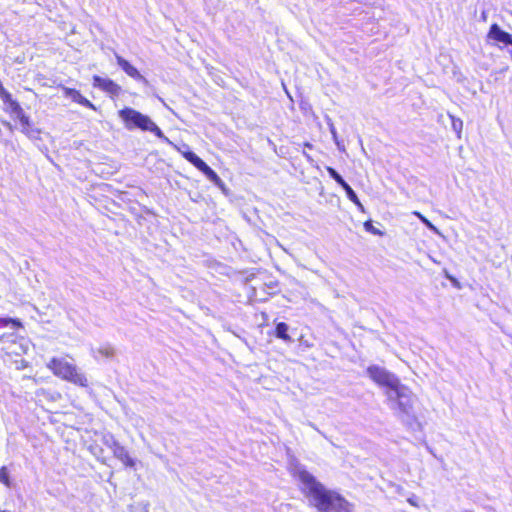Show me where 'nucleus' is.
Wrapping results in <instances>:
<instances>
[{
  "label": "nucleus",
  "instance_id": "nucleus-1",
  "mask_svg": "<svg viewBox=\"0 0 512 512\" xmlns=\"http://www.w3.org/2000/svg\"><path fill=\"white\" fill-rule=\"evenodd\" d=\"M288 470L301 493L318 512H353V504L337 491L327 489L296 459L290 461Z\"/></svg>",
  "mask_w": 512,
  "mask_h": 512
},
{
  "label": "nucleus",
  "instance_id": "nucleus-2",
  "mask_svg": "<svg viewBox=\"0 0 512 512\" xmlns=\"http://www.w3.org/2000/svg\"><path fill=\"white\" fill-rule=\"evenodd\" d=\"M385 395L389 407L398 417L404 420L405 416L411 415L415 396L410 388L400 382L393 390H386Z\"/></svg>",
  "mask_w": 512,
  "mask_h": 512
},
{
  "label": "nucleus",
  "instance_id": "nucleus-3",
  "mask_svg": "<svg viewBox=\"0 0 512 512\" xmlns=\"http://www.w3.org/2000/svg\"><path fill=\"white\" fill-rule=\"evenodd\" d=\"M118 115L127 130L140 129L151 132L158 138H165L162 130L149 116L133 108L125 107L118 112Z\"/></svg>",
  "mask_w": 512,
  "mask_h": 512
},
{
  "label": "nucleus",
  "instance_id": "nucleus-4",
  "mask_svg": "<svg viewBox=\"0 0 512 512\" xmlns=\"http://www.w3.org/2000/svg\"><path fill=\"white\" fill-rule=\"evenodd\" d=\"M47 368L53 374L63 380L71 382L80 387H88V379L86 375L73 363L66 358H52L47 363Z\"/></svg>",
  "mask_w": 512,
  "mask_h": 512
},
{
  "label": "nucleus",
  "instance_id": "nucleus-5",
  "mask_svg": "<svg viewBox=\"0 0 512 512\" xmlns=\"http://www.w3.org/2000/svg\"><path fill=\"white\" fill-rule=\"evenodd\" d=\"M368 376L379 386L386 390H393L399 383V378L383 367L372 365L367 368Z\"/></svg>",
  "mask_w": 512,
  "mask_h": 512
},
{
  "label": "nucleus",
  "instance_id": "nucleus-6",
  "mask_svg": "<svg viewBox=\"0 0 512 512\" xmlns=\"http://www.w3.org/2000/svg\"><path fill=\"white\" fill-rule=\"evenodd\" d=\"M186 160L193 164L214 184L218 185L221 183L219 176L195 153H187Z\"/></svg>",
  "mask_w": 512,
  "mask_h": 512
},
{
  "label": "nucleus",
  "instance_id": "nucleus-7",
  "mask_svg": "<svg viewBox=\"0 0 512 512\" xmlns=\"http://www.w3.org/2000/svg\"><path fill=\"white\" fill-rule=\"evenodd\" d=\"M115 58L117 61V64L119 67L131 78L146 83V78L138 71L136 67H134L130 62H128L126 59L115 54Z\"/></svg>",
  "mask_w": 512,
  "mask_h": 512
},
{
  "label": "nucleus",
  "instance_id": "nucleus-8",
  "mask_svg": "<svg viewBox=\"0 0 512 512\" xmlns=\"http://www.w3.org/2000/svg\"><path fill=\"white\" fill-rule=\"evenodd\" d=\"M93 85L111 95H118L121 91V87L113 80L109 78H103L97 75L93 77Z\"/></svg>",
  "mask_w": 512,
  "mask_h": 512
},
{
  "label": "nucleus",
  "instance_id": "nucleus-9",
  "mask_svg": "<svg viewBox=\"0 0 512 512\" xmlns=\"http://www.w3.org/2000/svg\"><path fill=\"white\" fill-rule=\"evenodd\" d=\"M488 37L496 42L512 45V35L502 30L497 24L490 27Z\"/></svg>",
  "mask_w": 512,
  "mask_h": 512
},
{
  "label": "nucleus",
  "instance_id": "nucleus-10",
  "mask_svg": "<svg viewBox=\"0 0 512 512\" xmlns=\"http://www.w3.org/2000/svg\"><path fill=\"white\" fill-rule=\"evenodd\" d=\"M113 455L118 460H120L124 466L135 468L136 460L130 456L129 452L124 446L120 445L115 447V450H113Z\"/></svg>",
  "mask_w": 512,
  "mask_h": 512
},
{
  "label": "nucleus",
  "instance_id": "nucleus-11",
  "mask_svg": "<svg viewBox=\"0 0 512 512\" xmlns=\"http://www.w3.org/2000/svg\"><path fill=\"white\" fill-rule=\"evenodd\" d=\"M62 90L65 97L70 98L72 101L78 104L94 109V105L84 96H82L79 91L68 87H62Z\"/></svg>",
  "mask_w": 512,
  "mask_h": 512
},
{
  "label": "nucleus",
  "instance_id": "nucleus-12",
  "mask_svg": "<svg viewBox=\"0 0 512 512\" xmlns=\"http://www.w3.org/2000/svg\"><path fill=\"white\" fill-rule=\"evenodd\" d=\"M21 131L30 139H38L40 135V130L31 125V121L29 116H25L20 120Z\"/></svg>",
  "mask_w": 512,
  "mask_h": 512
},
{
  "label": "nucleus",
  "instance_id": "nucleus-13",
  "mask_svg": "<svg viewBox=\"0 0 512 512\" xmlns=\"http://www.w3.org/2000/svg\"><path fill=\"white\" fill-rule=\"evenodd\" d=\"M1 100L4 104V110L10 115L20 107V104L12 98V95L10 93L4 95V97L1 98Z\"/></svg>",
  "mask_w": 512,
  "mask_h": 512
},
{
  "label": "nucleus",
  "instance_id": "nucleus-14",
  "mask_svg": "<svg viewBox=\"0 0 512 512\" xmlns=\"http://www.w3.org/2000/svg\"><path fill=\"white\" fill-rule=\"evenodd\" d=\"M288 325L286 323H278L276 326L275 334L278 338L285 342H292L291 337L288 335Z\"/></svg>",
  "mask_w": 512,
  "mask_h": 512
},
{
  "label": "nucleus",
  "instance_id": "nucleus-15",
  "mask_svg": "<svg viewBox=\"0 0 512 512\" xmlns=\"http://www.w3.org/2000/svg\"><path fill=\"white\" fill-rule=\"evenodd\" d=\"M343 189L345 190L346 192V195L348 197V199L350 201H352L355 205H357V207L361 210V211H364V207L363 205L361 204L359 198L357 197L356 193L354 192V190L349 186V184L347 183L346 185H344Z\"/></svg>",
  "mask_w": 512,
  "mask_h": 512
},
{
  "label": "nucleus",
  "instance_id": "nucleus-16",
  "mask_svg": "<svg viewBox=\"0 0 512 512\" xmlns=\"http://www.w3.org/2000/svg\"><path fill=\"white\" fill-rule=\"evenodd\" d=\"M164 142H166L168 145H170L173 149H175L177 152H179L185 159L187 153H192L189 150L188 145L183 144L182 146H178L174 142H172L168 137L165 136V138H161Z\"/></svg>",
  "mask_w": 512,
  "mask_h": 512
},
{
  "label": "nucleus",
  "instance_id": "nucleus-17",
  "mask_svg": "<svg viewBox=\"0 0 512 512\" xmlns=\"http://www.w3.org/2000/svg\"><path fill=\"white\" fill-rule=\"evenodd\" d=\"M103 443L110 448L112 451L115 450V447L120 446L121 444L115 439L112 434H105L103 436Z\"/></svg>",
  "mask_w": 512,
  "mask_h": 512
},
{
  "label": "nucleus",
  "instance_id": "nucleus-18",
  "mask_svg": "<svg viewBox=\"0 0 512 512\" xmlns=\"http://www.w3.org/2000/svg\"><path fill=\"white\" fill-rule=\"evenodd\" d=\"M326 170L330 177L333 178L339 185H341L342 188L347 184L343 177L334 168L327 167Z\"/></svg>",
  "mask_w": 512,
  "mask_h": 512
},
{
  "label": "nucleus",
  "instance_id": "nucleus-19",
  "mask_svg": "<svg viewBox=\"0 0 512 512\" xmlns=\"http://www.w3.org/2000/svg\"><path fill=\"white\" fill-rule=\"evenodd\" d=\"M98 353L104 357L110 358L114 356L115 351L112 346L104 345L98 349Z\"/></svg>",
  "mask_w": 512,
  "mask_h": 512
},
{
  "label": "nucleus",
  "instance_id": "nucleus-20",
  "mask_svg": "<svg viewBox=\"0 0 512 512\" xmlns=\"http://www.w3.org/2000/svg\"><path fill=\"white\" fill-rule=\"evenodd\" d=\"M451 117V125H452V128L455 132H457L458 134L461 133L462 131V128H463V122L461 119L459 118H456L454 116H450Z\"/></svg>",
  "mask_w": 512,
  "mask_h": 512
},
{
  "label": "nucleus",
  "instance_id": "nucleus-21",
  "mask_svg": "<svg viewBox=\"0 0 512 512\" xmlns=\"http://www.w3.org/2000/svg\"><path fill=\"white\" fill-rule=\"evenodd\" d=\"M8 324H12L15 327H21L22 326V323L18 319L0 318V325L7 326Z\"/></svg>",
  "mask_w": 512,
  "mask_h": 512
},
{
  "label": "nucleus",
  "instance_id": "nucleus-22",
  "mask_svg": "<svg viewBox=\"0 0 512 512\" xmlns=\"http://www.w3.org/2000/svg\"><path fill=\"white\" fill-rule=\"evenodd\" d=\"M415 215L424 223L430 230L437 232V228L427 219L425 218L421 213L415 212Z\"/></svg>",
  "mask_w": 512,
  "mask_h": 512
},
{
  "label": "nucleus",
  "instance_id": "nucleus-23",
  "mask_svg": "<svg viewBox=\"0 0 512 512\" xmlns=\"http://www.w3.org/2000/svg\"><path fill=\"white\" fill-rule=\"evenodd\" d=\"M0 482L5 484L6 486H10L9 476L6 467H2L0 469Z\"/></svg>",
  "mask_w": 512,
  "mask_h": 512
},
{
  "label": "nucleus",
  "instance_id": "nucleus-24",
  "mask_svg": "<svg viewBox=\"0 0 512 512\" xmlns=\"http://www.w3.org/2000/svg\"><path fill=\"white\" fill-rule=\"evenodd\" d=\"M364 228H365L366 231L371 232V233H373L375 235H380L381 234L378 229L374 228V226L372 225V223L370 221H366L364 223Z\"/></svg>",
  "mask_w": 512,
  "mask_h": 512
},
{
  "label": "nucleus",
  "instance_id": "nucleus-25",
  "mask_svg": "<svg viewBox=\"0 0 512 512\" xmlns=\"http://www.w3.org/2000/svg\"><path fill=\"white\" fill-rule=\"evenodd\" d=\"M12 117L18 119L19 121L26 116L24 110L20 106L14 113L11 114Z\"/></svg>",
  "mask_w": 512,
  "mask_h": 512
},
{
  "label": "nucleus",
  "instance_id": "nucleus-26",
  "mask_svg": "<svg viewBox=\"0 0 512 512\" xmlns=\"http://www.w3.org/2000/svg\"><path fill=\"white\" fill-rule=\"evenodd\" d=\"M329 129L332 134V138H333L334 142H337V140H338L337 131H336V128L333 123H329Z\"/></svg>",
  "mask_w": 512,
  "mask_h": 512
},
{
  "label": "nucleus",
  "instance_id": "nucleus-27",
  "mask_svg": "<svg viewBox=\"0 0 512 512\" xmlns=\"http://www.w3.org/2000/svg\"><path fill=\"white\" fill-rule=\"evenodd\" d=\"M335 144H336V146L338 147L339 150H341V151L345 150L344 145L342 144V142L339 141V139L337 140V142H335Z\"/></svg>",
  "mask_w": 512,
  "mask_h": 512
},
{
  "label": "nucleus",
  "instance_id": "nucleus-28",
  "mask_svg": "<svg viewBox=\"0 0 512 512\" xmlns=\"http://www.w3.org/2000/svg\"><path fill=\"white\" fill-rule=\"evenodd\" d=\"M48 393L44 390V389H41L37 392V395L38 396H46Z\"/></svg>",
  "mask_w": 512,
  "mask_h": 512
},
{
  "label": "nucleus",
  "instance_id": "nucleus-29",
  "mask_svg": "<svg viewBox=\"0 0 512 512\" xmlns=\"http://www.w3.org/2000/svg\"><path fill=\"white\" fill-rule=\"evenodd\" d=\"M58 398H60V394H59V393H56V395H55V396H54V395H51V399H53V400H56V399H58Z\"/></svg>",
  "mask_w": 512,
  "mask_h": 512
},
{
  "label": "nucleus",
  "instance_id": "nucleus-30",
  "mask_svg": "<svg viewBox=\"0 0 512 512\" xmlns=\"http://www.w3.org/2000/svg\"><path fill=\"white\" fill-rule=\"evenodd\" d=\"M22 350H23V352H24V353H26V352H27V346H26V347H24V346L22 345Z\"/></svg>",
  "mask_w": 512,
  "mask_h": 512
},
{
  "label": "nucleus",
  "instance_id": "nucleus-31",
  "mask_svg": "<svg viewBox=\"0 0 512 512\" xmlns=\"http://www.w3.org/2000/svg\"><path fill=\"white\" fill-rule=\"evenodd\" d=\"M305 146H306V148H311L312 147L311 144H309V143H306Z\"/></svg>",
  "mask_w": 512,
  "mask_h": 512
},
{
  "label": "nucleus",
  "instance_id": "nucleus-32",
  "mask_svg": "<svg viewBox=\"0 0 512 512\" xmlns=\"http://www.w3.org/2000/svg\"><path fill=\"white\" fill-rule=\"evenodd\" d=\"M304 155L306 156L307 159H311V157L308 154L304 153Z\"/></svg>",
  "mask_w": 512,
  "mask_h": 512
},
{
  "label": "nucleus",
  "instance_id": "nucleus-33",
  "mask_svg": "<svg viewBox=\"0 0 512 512\" xmlns=\"http://www.w3.org/2000/svg\"><path fill=\"white\" fill-rule=\"evenodd\" d=\"M430 259H431L434 263H438V262L436 261V259L432 258L431 256H430Z\"/></svg>",
  "mask_w": 512,
  "mask_h": 512
}]
</instances>
